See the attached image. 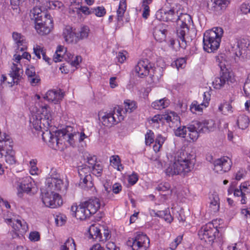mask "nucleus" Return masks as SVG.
Segmentation results:
<instances>
[{"mask_svg":"<svg viewBox=\"0 0 250 250\" xmlns=\"http://www.w3.org/2000/svg\"><path fill=\"white\" fill-rule=\"evenodd\" d=\"M167 30L164 24H160L155 27L153 30V36L155 39L159 42L165 41Z\"/></svg>","mask_w":250,"mask_h":250,"instance_id":"b1692460","label":"nucleus"},{"mask_svg":"<svg viewBox=\"0 0 250 250\" xmlns=\"http://www.w3.org/2000/svg\"><path fill=\"white\" fill-rule=\"evenodd\" d=\"M32 181V179L30 176L26 177L23 179L19 185V188L18 189V195L20 197H21V191L27 194L31 193L33 186Z\"/></svg>","mask_w":250,"mask_h":250,"instance_id":"412c9836","label":"nucleus"},{"mask_svg":"<svg viewBox=\"0 0 250 250\" xmlns=\"http://www.w3.org/2000/svg\"><path fill=\"white\" fill-rule=\"evenodd\" d=\"M231 108L232 106L231 104L228 102L223 103L218 108L219 111L222 112V113L225 114H226L227 112L231 111Z\"/></svg>","mask_w":250,"mask_h":250,"instance_id":"49530a36","label":"nucleus"},{"mask_svg":"<svg viewBox=\"0 0 250 250\" xmlns=\"http://www.w3.org/2000/svg\"><path fill=\"white\" fill-rule=\"evenodd\" d=\"M156 214L160 217L163 218L168 223H170L173 220L169 210H167L158 211Z\"/></svg>","mask_w":250,"mask_h":250,"instance_id":"c03bdc74","label":"nucleus"},{"mask_svg":"<svg viewBox=\"0 0 250 250\" xmlns=\"http://www.w3.org/2000/svg\"><path fill=\"white\" fill-rule=\"evenodd\" d=\"M174 112H170L166 114L162 115L161 119H163V120H166L167 122L172 121V115H173Z\"/></svg>","mask_w":250,"mask_h":250,"instance_id":"e2e57ef3","label":"nucleus"},{"mask_svg":"<svg viewBox=\"0 0 250 250\" xmlns=\"http://www.w3.org/2000/svg\"><path fill=\"white\" fill-rule=\"evenodd\" d=\"M178 15V11L174 8H172L168 11L164 12V15L163 19L164 21H176L177 22V19Z\"/></svg>","mask_w":250,"mask_h":250,"instance_id":"c756f323","label":"nucleus"},{"mask_svg":"<svg viewBox=\"0 0 250 250\" xmlns=\"http://www.w3.org/2000/svg\"><path fill=\"white\" fill-rule=\"evenodd\" d=\"M154 142V133L151 130H148L145 135V143L146 145H150Z\"/></svg>","mask_w":250,"mask_h":250,"instance_id":"de8ad7c7","label":"nucleus"},{"mask_svg":"<svg viewBox=\"0 0 250 250\" xmlns=\"http://www.w3.org/2000/svg\"><path fill=\"white\" fill-rule=\"evenodd\" d=\"M46 188L45 190L54 193L66 191L68 184H64L59 174L52 171L51 174L46 180Z\"/></svg>","mask_w":250,"mask_h":250,"instance_id":"0eeeda50","label":"nucleus"},{"mask_svg":"<svg viewBox=\"0 0 250 250\" xmlns=\"http://www.w3.org/2000/svg\"><path fill=\"white\" fill-rule=\"evenodd\" d=\"M5 162L9 165H15L16 163V160L15 157V152L13 150L9 152L7 151L5 154Z\"/></svg>","mask_w":250,"mask_h":250,"instance_id":"37998d69","label":"nucleus"},{"mask_svg":"<svg viewBox=\"0 0 250 250\" xmlns=\"http://www.w3.org/2000/svg\"><path fill=\"white\" fill-rule=\"evenodd\" d=\"M170 188L169 183L165 182L161 183L158 185L156 187V189L159 191H166L168 190Z\"/></svg>","mask_w":250,"mask_h":250,"instance_id":"864d4df0","label":"nucleus"},{"mask_svg":"<svg viewBox=\"0 0 250 250\" xmlns=\"http://www.w3.org/2000/svg\"><path fill=\"white\" fill-rule=\"evenodd\" d=\"M61 250H76L74 240L72 238H68L64 244L62 246Z\"/></svg>","mask_w":250,"mask_h":250,"instance_id":"4c0bfd02","label":"nucleus"},{"mask_svg":"<svg viewBox=\"0 0 250 250\" xmlns=\"http://www.w3.org/2000/svg\"><path fill=\"white\" fill-rule=\"evenodd\" d=\"M63 96V93L60 89L57 90H50L47 92L44 99L48 102L57 104L62 100Z\"/></svg>","mask_w":250,"mask_h":250,"instance_id":"aec40b11","label":"nucleus"},{"mask_svg":"<svg viewBox=\"0 0 250 250\" xmlns=\"http://www.w3.org/2000/svg\"><path fill=\"white\" fill-rule=\"evenodd\" d=\"M61 135L62 136L67 138V132L65 131L58 130L56 131L53 135L52 137H51L48 141V142L50 143L49 145L51 147L56 149V147L58 146L60 140L58 137L60 136Z\"/></svg>","mask_w":250,"mask_h":250,"instance_id":"a878e982","label":"nucleus"},{"mask_svg":"<svg viewBox=\"0 0 250 250\" xmlns=\"http://www.w3.org/2000/svg\"><path fill=\"white\" fill-rule=\"evenodd\" d=\"M126 4L125 1H121L119 4V8L117 11V20L118 22L123 21V17L126 10Z\"/></svg>","mask_w":250,"mask_h":250,"instance_id":"c9c22d12","label":"nucleus"},{"mask_svg":"<svg viewBox=\"0 0 250 250\" xmlns=\"http://www.w3.org/2000/svg\"><path fill=\"white\" fill-rule=\"evenodd\" d=\"M90 238L98 240L99 241H103L100 229L95 225H91L88 230Z\"/></svg>","mask_w":250,"mask_h":250,"instance_id":"2f4dec72","label":"nucleus"},{"mask_svg":"<svg viewBox=\"0 0 250 250\" xmlns=\"http://www.w3.org/2000/svg\"><path fill=\"white\" fill-rule=\"evenodd\" d=\"M30 16L32 19L35 20V23L44 20V18H48L51 16L45 11H42L40 7L36 6L31 11Z\"/></svg>","mask_w":250,"mask_h":250,"instance_id":"5701e85b","label":"nucleus"},{"mask_svg":"<svg viewBox=\"0 0 250 250\" xmlns=\"http://www.w3.org/2000/svg\"><path fill=\"white\" fill-rule=\"evenodd\" d=\"M213 164L216 172L223 173L230 170L232 162L229 157L224 156L214 161Z\"/></svg>","mask_w":250,"mask_h":250,"instance_id":"dca6fc26","label":"nucleus"},{"mask_svg":"<svg viewBox=\"0 0 250 250\" xmlns=\"http://www.w3.org/2000/svg\"><path fill=\"white\" fill-rule=\"evenodd\" d=\"M151 68V65L150 64L148 60L144 59L138 62L135 66V70L139 77H144L148 74L149 69Z\"/></svg>","mask_w":250,"mask_h":250,"instance_id":"a211bd4d","label":"nucleus"},{"mask_svg":"<svg viewBox=\"0 0 250 250\" xmlns=\"http://www.w3.org/2000/svg\"><path fill=\"white\" fill-rule=\"evenodd\" d=\"M172 161H173V163L170 164L166 169L167 175H179L184 176L193 168V165L188 153L183 150H178L174 153Z\"/></svg>","mask_w":250,"mask_h":250,"instance_id":"f03ea898","label":"nucleus"},{"mask_svg":"<svg viewBox=\"0 0 250 250\" xmlns=\"http://www.w3.org/2000/svg\"><path fill=\"white\" fill-rule=\"evenodd\" d=\"M138 180V177L137 174L133 173L128 177V182L131 185H134Z\"/></svg>","mask_w":250,"mask_h":250,"instance_id":"0e129e2a","label":"nucleus"},{"mask_svg":"<svg viewBox=\"0 0 250 250\" xmlns=\"http://www.w3.org/2000/svg\"><path fill=\"white\" fill-rule=\"evenodd\" d=\"M215 128V124L212 120L196 122L193 125H189L188 127L189 138L192 141H195L198 138L200 133H209L214 131Z\"/></svg>","mask_w":250,"mask_h":250,"instance_id":"423d86ee","label":"nucleus"},{"mask_svg":"<svg viewBox=\"0 0 250 250\" xmlns=\"http://www.w3.org/2000/svg\"><path fill=\"white\" fill-rule=\"evenodd\" d=\"M110 161L111 163H112L115 167H117V168L118 170L121 171L119 166L120 161L118 155L112 156L110 158Z\"/></svg>","mask_w":250,"mask_h":250,"instance_id":"603ef678","label":"nucleus"},{"mask_svg":"<svg viewBox=\"0 0 250 250\" xmlns=\"http://www.w3.org/2000/svg\"><path fill=\"white\" fill-rule=\"evenodd\" d=\"M29 238L31 241H38L40 239V234L38 231H32L29 234Z\"/></svg>","mask_w":250,"mask_h":250,"instance_id":"4d7b16f0","label":"nucleus"},{"mask_svg":"<svg viewBox=\"0 0 250 250\" xmlns=\"http://www.w3.org/2000/svg\"><path fill=\"white\" fill-rule=\"evenodd\" d=\"M208 101L207 100H206L203 103L200 104H198L196 101H194L190 106V110L194 113L196 111H201L202 110V107L201 106H204L206 107L208 106Z\"/></svg>","mask_w":250,"mask_h":250,"instance_id":"e433bc0d","label":"nucleus"},{"mask_svg":"<svg viewBox=\"0 0 250 250\" xmlns=\"http://www.w3.org/2000/svg\"><path fill=\"white\" fill-rule=\"evenodd\" d=\"M92 169L94 173L99 174L103 170V167L100 164H96Z\"/></svg>","mask_w":250,"mask_h":250,"instance_id":"774afa93","label":"nucleus"},{"mask_svg":"<svg viewBox=\"0 0 250 250\" xmlns=\"http://www.w3.org/2000/svg\"><path fill=\"white\" fill-rule=\"evenodd\" d=\"M250 123L248 116L244 115H240L237 119V125L239 127L242 129L246 128Z\"/></svg>","mask_w":250,"mask_h":250,"instance_id":"f704fd0d","label":"nucleus"},{"mask_svg":"<svg viewBox=\"0 0 250 250\" xmlns=\"http://www.w3.org/2000/svg\"><path fill=\"white\" fill-rule=\"evenodd\" d=\"M219 233L217 227L212 223H208L203 226L198 232V235L201 240L212 244Z\"/></svg>","mask_w":250,"mask_h":250,"instance_id":"9d476101","label":"nucleus"},{"mask_svg":"<svg viewBox=\"0 0 250 250\" xmlns=\"http://www.w3.org/2000/svg\"><path fill=\"white\" fill-rule=\"evenodd\" d=\"M142 6L144 7L142 16L144 18L146 19L149 15V7L147 4L143 5V4Z\"/></svg>","mask_w":250,"mask_h":250,"instance_id":"69168bd1","label":"nucleus"},{"mask_svg":"<svg viewBox=\"0 0 250 250\" xmlns=\"http://www.w3.org/2000/svg\"><path fill=\"white\" fill-rule=\"evenodd\" d=\"M243 89L245 94L250 98V74L248 75L247 80L244 84Z\"/></svg>","mask_w":250,"mask_h":250,"instance_id":"3c124183","label":"nucleus"},{"mask_svg":"<svg viewBox=\"0 0 250 250\" xmlns=\"http://www.w3.org/2000/svg\"><path fill=\"white\" fill-rule=\"evenodd\" d=\"M90 250H116V249L114 243L109 242L106 244L105 249H104L100 244H96L92 246Z\"/></svg>","mask_w":250,"mask_h":250,"instance_id":"ea45409f","label":"nucleus"},{"mask_svg":"<svg viewBox=\"0 0 250 250\" xmlns=\"http://www.w3.org/2000/svg\"><path fill=\"white\" fill-rule=\"evenodd\" d=\"M123 112H124V110L118 107H115L113 111L109 113H105L102 117L103 124L105 126L110 127L123 121L124 118V116L122 114Z\"/></svg>","mask_w":250,"mask_h":250,"instance_id":"6e6552de","label":"nucleus"},{"mask_svg":"<svg viewBox=\"0 0 250 250\" xmlns=\"http://www.w3.org/2000/svg\"><path fill=\"white\" fill-rule=\"evenodd\" d=\"M33 51L38 59H41V54H42V59L47 62L48 64H51V60L46 55L45 49L43 47L36 44L33 47Z\"/></svg>","mask_w":250,"mask_h":250,"instance_id":"bb28decb","label":"nucleus"},{"mask_svg":"<svg viewBox=\"0 0 250 250\" xmlns=\"http://www.w3.org/2000/svg\"><path fill=\"white\" fill-rule=\"evenodd\" d=\"M42 201L45 206L50 208H56L62 204V201L58 193H54L46 190H42Z\"/></svg>","mask_w":250,"mask_h":250,"instance_id":"9b49d317","label":"nucleus"},{"mask_svg":"<svg viewBox=\"0 0 250 250\" xmlns=\"http://www.w3.org/2000/svg\"><path fill=\"white\" fill-rule=\"evenodd\" d=\"M53 27V21L51 17L44 18V20L35 22V28L38 33L42 36L48 34Z\"/></svg>","mask_w":250,"mask_h":250,"instance_id":"4468645a","label":"nucleus"},{"mask_svg":"<svg viewBox=\"0 0 250 250\" xmlns=\"http://www.w3.org/2000/svg\"><path fill=\"white\" fill-rule=\"evenodd\" d=\"M92 13H94L97 17H103L106 13L105 9L104 7L98 6L96 8L92 9Z\"/></svg>","mask_w":250,"mask_h":250,"instance_id":"8fccbe9b","label":"nucleus"},{"mask_svg":"<svg viewBox=\"0 0 250 250\" xmlns=\"http://www.w3.org/2000/svg\"><path fill=\"white\" fill-rule=\"evenodd\" d=\"M25 74L28 78L35 76L36 75L35 67L31 65H28L26 68Z\"/></svg>","mask_w":250,"mask_h":250,"instance_id":"5fc2aeb1","label":"nucleus"},{"mask_svg":"<svg viewBox=\"0 0 250 250\" xmlns=\"http://www.w3.org/2000/svg\"><path fill=\"white\" fill-rule=\"evenodd\" d=\"M235 54L238 57L247 58L250 52V42L245 39H239L235 48Z\"/></svg>","mask_w":250,"mask_h":250,"instance_id":"2eb2a0df","label":"nucleus"},{"mask_svg":"<svg viewBox=\"0 0 250 250\" xmlns=\"http://www.w3.org/2000/svg\"><path fill=\"white\" fill-rule=\"evenodd\" d=\"M210 200L209 208L211 211L213 212L218 211L219 208V198L218 195L212 194Z\"/></svg>","mask_w":250,"mask_h":250,"instance_id":"72a5a7b5","label":"nucleus"},{"mask_svg":"<svg viewBox=\"0 0 250 250\" xmlns=\"http://www.w3.org/2000/svg\"><path fill=\"white\" fill-rule=\"evenodd\" d=\"M188 126L187 127L186 126H182L178 127L174 132L175 135L180 137L186 138L188 134L187 137H189V132L188 129Z\"/></svg>","mask_w":250,"mask_h":250,"instance_id":"a19ab883","label":"nucleus"},{"mask_svg":"<svg viewBox=\"0 0 250 250\" xmlns=\"http://www.w3.org/2000/svg\"><path fill=\"white\" fill-rule=\"evenodd\" d=\"M240 9L241 11L245 14L250 13V5L249 4L243 3L241 5Z\"/></svg>","mask_w":250,"mask_h":250,"instance_id":"680f3d73","label":"nucleus"},{"mask_svg":"<svg viewBox=\"0 0 250 250\" xmlns=\"http://www.w3.org/2000/svg\"><path fill=\"white\" fill-rule=\"evenodd\" d=\"M169 101L167 99L164 98L159 100H156L151 104V106L153 108L157 110H161L167 107L169 104Z\"/></svg>","mask_w":250,"mask_h":250,"instance_id":"7c9ffc66","label":"nucleus"},{"mask_svg":"<svg viewBox=\"0 0 250 250\" xmlns=\"http://www.w3.org/2000/svg\"><path fill=\"white\" fill-rule=\"evenodd\" d=\"M193 23L191 16L186 13H180L177 19V34L180 46L186 48L187 42L192 39L188 35L189 26Z\"/></svg>","mask_w":250,"mask_h":250,"instance_id":"7ed1b4c3","label":"nucleus"},{"mask_svg":"<svg viewBox=\"0 0 250 250\" xmlns=\"http://www.w3.org/2000/svg\"><path fill=\"white\" fill-rule=\"evenodd\" d=\"M87 137V136L83 132H82L80 133L79 132L67 133L68 141L71 145L72 144V143L71 142L72 140H74L78 138L79 142H81Z\"/></svg>","mask_w":250,"mask_h":250,"instance_id":"473e14b6","label":"nucleus"},{"mask_svg":"<svg viewBox=\"0 0 250 250\" xmlns=\"http://www.w3.org/2000/svg\"><path fill=\"white\" fill-rule=\"evenodd\" d=\"M75 30L70 26H66L63 29L62 35L65 41L68 43H77L78 42Z\"/></svg>","mask_w":250,"mask_h":250,"instance_id":"6ab92c4d","label":"nucleus"},{"mask_svg":"<svg viewBox=\"0 0 250 250\" xmlns=\"http://www.w3.org/2000/svg\"><path fill=\"white\" fill-rule=\"evenodd\" d=\"M124 104L126 112L131 113L137 108L136 103L133 101L126 100L125 101Z\"/></svg>","mask_w":250,"mask_h":250,"instance_id":"79ce46f5","label":"nucleus"},{"mask_svg":"<svg viewBox=\"0 0 250 250\" xmlns=\"http://www.w3.org/2000/svg\"><path fill=\"white\" fill-rule=\"evenodd\" d=\"M186 64V60L184 58H181L177 59L172 63V66H175L178 69L183 68Z\"/></svg>","mask_w":250,"mask_h":250,"instance_id":"09e8293b","label":"nucleus"},{"mask_svg":"<svg viewBox=\"0 0 250 250\" xmlns=\"http://www.w3.org/2000/svg\"><path fill=\"white\" fill-rule=\"evenodd\" d=\"M182 236L179 235L174 240L173 242H172L170 244V249L172 250H174L178 245L181 242L182 240Z\"/></svg>","mask_w":250,"mask_h":250,"instance_id":"6e6d98bb","label":"nucleus"},{"mask_svg":"<svg viewBox=\"0 0 250 250\" xmlns=\"http://www.w3.org/2000/svg\"><path fill=\"white\" fill-rule=\"evenodd\" d=\"M211 1L213 2L211 10L218 12L225 9L230 3V0H211Z\"/></svg>","mask_w":250,"mask_h":250,"instance_id":"c85d7f7f","label":"nucleus"},{"mask_svg":"<svg viewBox=\"0 0 250 250\" xmlns=\"http://www.w3.org/2000/svg\"><path fill=\"white\" fill-rule=\"evenodd\" d=\"M28 80L32 86H35L40 83L41 79L40 76L36 74L35 76L29 78Z\"/></svg>","mask_w":250,"mask_h":250,"instance_id":"bf43d9fd","label":"nucleus"},{"mask_svg":"<svg viewBox=\"0 0 250 250\" xmlns=\"http://www.w3.org/2000/svg\"><path fill=\"white\" fill-rule=\"evenodd\" d=\"M122 187L119 183H116L114 184L112 186V191L115 193H119L122 190Z\"/></svg>","mask_w":250,"mask_h":250,"instance_id":"338daca9","label":"nucleus"},{"mask_svg":"<svg viewBox=\"0 0 250 250\" xmlns=\"http://www.w3.org/2000/svg\"><path fill=\"white\" fill-rule=\"evenodd\" d=\"M82 61V58L80 56H76L74 57L72 60H70V64L73 66L76 67L78 65L80 62Z\"/></svg>","mask_w":250,"mask_h":250,"instance_id":"052dcab7","label":"nucleus"},{"mask_svg":"<svg viewBox=\"0 0 250 250\" xmlns=\"http://www.w3.org/2000/svg\"><path fill=\"white\" fill-rule=\"evenodd\" d=\"M71 213L73 216L81 220H85L91 216L88 209L85 207L83 203L79 206H72Z\"/></svg>","mask_w":250,"mask_h":250,"instance_id":"f3484780","label":"nucleus"},{"mask_svg":"<svg viewBox=\"0 0 250 250\" xmlns=\"http://www.w3.org/2000/svg\"><path fill=\"white\" fill-rule=\"evenodd\" d=\"M12 37L16 44L22 45L25 41L24 37L17 32H13Z\"/></svg>","mask_w":250,"mask_h":250,"instance_id":"a18cd8bd","label":"nucleus"},{"mask_svg":"<svg viewBox=\"0 0 250 250\" xmlns=\"http://www.w3.org/2000/svg\"><path fill=\"white\" fill-rule=\"evenodd\" d=\"M21 68L18 66V65L13 63L11 66V70L9 75L12 78L14 83H18V81L21 78Z\"/></svg>","mask_w":250,"mask_h":250,"instance_id":"cd10ccee","label":"nucleus"},{"mask_svg":"<svg viewBox=\"0 0 250 250\" xmlns=\"http://www.w3.org/2000/svg\"><path fill=\"white\" fill-rule=\"evenodd\" d=\"M150 241L146 234L139 233L135 237L129 238L126 242L127 246L133 250H146L149 247Z\"/></svg>","mask_w":250,"mask_h":250,"instance_id":"1a4fd4ad","label":"nucleus"},{"mask_svg":"<svg viewBox=\"0 0 250 250\" xmlns=\"http://www.w3.org/2000/svg\"><path fill=\"white\" fill-rule=\"evenodd\" d=\"M84 160L89 165L87 167H82L79 168L78 173L80 176V186L82 188L88 189L93 187V184L90 175L91 169L96 165V157L92 156L88 152H84L83 155Z\"/></svg>","mask_w":250,"mask_h":250,"instance_id":"20e7f679","label":"nucleus"},{"mask_svg":"<svg viewBox=\"0 0 250 250\" xmlns=\"http://www.w3.org/2000/svg\"><path fill=\"white\" fill-rule=\"evenodd\" d=\"M89 32V29L87 26H84L82 27L79 32L77 33L78 42L80 40L87 38L88 36Z\"/></svg>","mask_w":250,"mask_h":250,"instance_id":"58836bf2","label":"nucleus"},{"mask_svg":"<svg viewBox=\"0 0 250 250\" xmlns=\"http://www.w3.org/2000/svg\"><path fill=\"white\" fill-rule=\"evenodd\" d=\"M234 195L235 196H241L242 199L241 200V202L242 204H244L246 203L245 196H244L243 194V191L241 190V188H240V189H235L234 190Z\"/></svg>","mask_w":250,"mask_h":250,"instance_id":"13d9d810","label":"nucleus"},{"mask_svg":"<svg viewBox=\"0 0 250 250\" xmlns=\"http://www.w3.org/2000/svg\"><path fill=\"white\" fill-rule=\"evenodd\" d=\"M83 203L91 215L95 214L101 206L99 199L96 197H92Z\"/></svg>","mask_w":250,"mask_h":250,"instance_id":"4be33fe9","label":"nucleus"},{"mask_svg":"<svg viewBox=\"0 0 250 250\" xmlns=\"http://www.w3.org/2000/svg\"><path fill=\"white\" fill-rule=\"evenodd\" d=\"M48 108L47 105L42 106L41 110L37 111L30 119L33 127L42 132V139L44 142L48 141L55 133L49 130L51 126L52 115Z\"/></svg>","mask_w":250,"mask_h":250,"instance_id":"f257e3e1","label":"nucleus"},{"mask_svg":"<svg viewBox=\"0 0 250 250\" xmlns=\"http://www.w3.org/2000/svg\"><path fill=\"white\" fill-rule=\"evenodd\" d=\"M234 81L233 74L229 71H226L223 72L220 77L215 78L212 82V85L214 88L220 89L229 85V83H233Z\"/></svg>","mask_w":250,"mask_h":250,"instance_id":"f8f14e48","label":"nucleus"},{"mask_svg":"<svg viewBox=\"0 0 250 250\" xmlns=\"http://www.w3.org/2000/svg\"><path fill=\"white\" fill-rule=\"evenodd\" d=\"M223 29L220 27H213L206 31L204 34L203 48L205 51L211 53L217 50L220 46Z\"/></svg>","mask_w":250,"mask_h":250,"instance_id":"39448f33","label":"nucleus"},{"mask_svg":"<svg viewBox=\"0 0 250 250\" xmlns=\"http://www.w3.org/2000/svg\"><path fill=\"white\" fill-rule=\"evenodd\" d=\"M11 143L10 137L5 133L1 135L0 132V158H2L6 154L8 145L11 147L10 145Z\"/></svg>","mask_w":250,"mask_h":250,"instance_id":"393cba45","label":"nucleus"},{"mask_svg":"<svg viewBox=\"0 0 250 250\" xmlns=\"http://www.w3.org/2000/svg\"><path fill=\"white\" fill-rule=\"evenodd\" d=\"M6 223L11 225L17 236L23 235L28 229V226L24 220L12 218H4Z\"/></svg>","mask_w":250,"mask_h":250,"instance_id":"ddd939ff","label":"nucleus"}]
</instances>
